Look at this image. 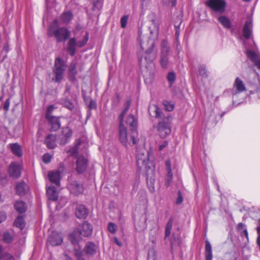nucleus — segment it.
Listing matches in <instances>:
<instances>
[{
	"label": "nucleus",
	"mask_w": 260,
	"mask_h": 260,
	"mask_svg": "<svg viewBox=\"0 0 260 260\" xmlns=\"http://www.w3.org/2000/svg\"><path fill=\"white\" fill-rule=\"evenodd\" d=\"M249 86L251 88H252L253 90H255L257 88V86L253 83H249Z\"/></svg>",
	"instance_id": "obj_59"
},
{
	"label": "nucleus",
	"mask_w": 260,
	"mask_h": 260,
	"mask_svg": "<svg viewBox=\"0 0 260 260\" xmlns=\"http://www.w3.org/2000/svg\"><path fill=\"white\" fill-rule=\"evenodd\" d=\"M77 62L76 61H73L70 65L68 70L69 75L70 78L75 79L76 75L77 74V71L76 69Z\"/></svg>",
	"instance_id": "obj_27"
},
{
	"label": "nucleus",
	"mask_w": 260,
	"mask_h": 260,
	"mask_svg": "<svg viewBox=\"0 0 260 260\" xmlns=\"http://www.w3.org/2000/svg\"><path fill=\"white\" fill-rule=\"evenodd\" d=\"M4 253L3 252V249L2 246H0V260L3 257V255Z\"/></svg>",
	"instance_id": "obj_63"
},
{
	"label": "nucleus",
	"mask_w": 260,
	"mask_h": 260,
	"mask_svg": "<svg viewBox=\"0 0 260 260\" xmlns=\"http://www.w3.org/2000/svg\"><path fill=\"white\" fill-rule=\"evenodd\" d=\"M256 231L258 236L260 235V219L258 221V225L256 228Z\"/></svg>",
	"instance_id": "obj_57"
},
{
	"label": "nucleus",
	"mask_w": 260,
	"mask_h": 260,
	"mask_svg": "<svg viewBox=\"0 0 260 260\" xmlns=\"http://www.w3.org/2000/svg\"><path fill=\"white\" fill-rule=\"evenodd\" d=\"M10 147L12 153L19 157L21 156L22 150L20 146L17 143L10 144Z\"/></svg>",
	"instance_id": "obj_24"
},
{
	"label": "nucleus",
	"mask_w": 260,
	"mask_h": 260,
	"mask_svg": "<svg viewBox=\"0 0 260 260\" xmlns=\"http://www.w3.org/2000/svg\"><path fill=\"white\" fill-rule=\"evenodd\" d=\"M49 121L52 125V128L53 131H56L60 126V123L58 118L56 117L50 116L49 118H46Z\"/></svg>",
	"instance_id": "obj_25"
},
{
	"label": "nucleus",
	"mask_w": 260,
	"mask_h": 260,
	"mask_svg": "<svg viewBox=\"0 0 260 260\" xmlns=\"http://www.w3.org/2000/svg\"><path fill=\"white\" fill-rule=\"evenodd\" d=\"M164 5H168L171 3L172 7H174L176 4V0H162Z\"/></svg>",
	"instance_id": "obj_44"
},
{
	"label": "nucleus",
	"mask_w": 260,
	"mask_h": 260,
	"mask_svg": "<svg viewBox=\"0 0 260 260\" xmlns=\"http://www.w3.org/2000/svg\"><path fill=\"white\" fill-rule=\"evenodd\" d=\"M88 40V34L86 31L82 32V37L80 39L77 38V41L74 38H71L68 42V51L69 54L73 56L76 52V47H82L84 46Z\"/></svg>",
	"instance_id": "obj_4"
},
{
	"label": "nucleus",
	"mask_w": 260,
	"mask_h": 260,
	"mask_svg": "<svg viewBox=\"0 0 260 260\" xmlns=\"http://www.w3.org/2000/svg\"><path fill=\"white\" fill-rule=\"evenodd\" d=\"M130 104V102H127L126 107L119 116V139L120 142L127 148L134 146L138 142V132L136 131H132L131 134L128 135L123 123L124 115L129 108Z\"/></svg>",
	"instance_id": "obj_1"
},
{
	"label": "nucleus",
	"mask_w": 260,
	"mask_h": 260,
	"mask_svg": "<svg viewBox=\"0 0 260 260\" xmlns=\"http://www.w3.org/2000/svg\"><path fill=\"white\" fill-rule=\"evenodd\" d=\"M75 214L77 218L83 219L86 217L88 212L84 206L79 205L76 207Z\"/></svg>",
	"instance_id": "obj_20"
},
{
	"label": "nucleus",
	"mask_w": 260,
	"mask_h": 260,
	"mask_svg": "<svg viewBox=\"0 0 260 260\" xmlns=\"http://www.w3.org/2000/svg\"><path fill=\"white\" fill-rule=\"evenodd\" d=\"M6 218V214L3 212H0V223L4 221Z\"/></svg>",
	"instance_id": "obj_47"
},
{
	"label": "nucleus",
	"mask_w": 260,
	"mask_h": 260,
	"mask_svg": "<svg viewBox=\"0 0 260 260\" xmlns=\"http://www.w3.org/2000/svg\"><path fill=\"white\" fill-rule=\"evenodd\" d=\"M52 155L49 153H46L43 156V160L45 163H48L52 159Z\"/></svg>",
	"instance_id": "obj_40"
},
{
	"label": "nucleus",
	"mask_w": 260,
	"mask_h": 260,
	"mask_svg": "<svg viewBox=\"0 0 260 260\" xmlns=\"http://www.w3.org/2000/svg\"><path fill=\"white\" fill-rule=\"evenodd\" d=\"M15 209L19 213L24 212L27 208V206L25 203L22 201H17L14 205Z\"/></svg>",
	"instance_id": "obj_29"
},
{
	"label": "nucleus",
	"mask_w": 260,
	"mask_h": 260,
	"mask_svg": "<svg viewBox=\"0 0 260 260\" xmlns=\"http://www.w3.org/2000/svg\"><path fill=\"white\" fill-rule=\"evenodd\" d=\"M168 145V142L165 141L159 146V150L160 151L162 150L164 148H165Z\"/></svg>",
	"instance_id": "obj_49"
},
{
	"label": "nucleus",
	"mask_w": 260,
	"mask_h": 260,
	"mask_svg": "<svg viewBox=\"0 0 260 260\" xmlns=\"http://www.w3.org/2000/svg\"><path fill=\"white\" fill-rule=\"evenodd\" d=\"M171 231L170 230H165V237L167 238L170 235Z\"/></svg>",
	"instance_id": "obj_61"
},
{
	"label": "nucleus",
	"mask_w": 260,
	"mask_h": 260,
	"mask_svg": "<svg viewBox=\"0 0 260 260\" xmlns=\"http://www.w3.org/2000/svg\"><path fill=\"white\" fill-rule=\"evenodd\" d=\"M157 131L161 138H165L170 135L171 132V128L168 119L165 118L158 122Z\"/></svg>",
	"instance_id": "obj_10"
},
{
	"label": "nucleus",
	"mask_w": 260,
	"mask_h": 260,
	"mask_svg": "<svg viewBox=\"0 0 260 260\" xmlns=\"http://www.w3.org/2000/svg\"><path fill=\"white\" fill-rule=\"evenodd\" d=\"M166 166L167 170H171V164L169 160H168L166 161Z\"/></svg>",
	"instance_id": "obj_51"
},
{
	"label": "nucleus",
	"mask_w": 260,
	"mask_h": 260,
	"mask_svg": "<svg viewBox=\"0 0 260 260\" xmlns=\"http://www.w3.org/2000/svg\"><path fill=\"white\" fill-rule=\"evenodd\" d=\"M60 260H72L67 254H63L60 258Z\"/></svg>",
	"instance_id": "obj_52"
},
{
	"label": "nucleus",
	"mask_w": 260,
	"mask_h": 260,
	"mask_svg": "<svg viewBox=\"0 0 260 260\" xmlns=\"http://www.w3.org/2000/svg\"><path fill=\"white\" fill-rule=\"evenodd\" d=\"M246 87L243 81L240 77L236 78L233 84V88L231 89V94L234 98L238 94L246 91Z\"/></svg>",
	"instance_id": "obj_7"
},
{
	"label": "nucleus",
	"mask_w": 260,
	"mask_h": 260,
	"mask_svg": "<svg viewBox=\"0 0 260 260\" xmlns=\"http://www.w3.org/2000/svg\"><path fill=\"white\" fill-rule=\"evenodd\" d=\"M162 103L166 110L168 111H172L175 108V105L172 102L165 100L163 101Z\"/></svg>",
	"instance_id": "obj_35"
},
{
	"label": "nucleus",
	"mask_w": 260,
	"mask_h": 260,
	"mask_svg": "<svg viewBox=\"0 0 260 260\" xmlns=\"http://www.w3.org/2000/svg\"><path fill=\"white\" fill-rule=\"evenodd\" d=\"M205 68H203V67H201L200 69H199V73H200V75H204V74L205 73Z\"/></svg>",
	"instance_id": "obj_56"
},
{
	"label": "nucleus",
	"mask_w": 260,
	"mask_h": 260,
	"mask_svg": "<svg viewBox=\"0 0 260 260\" xmlns=\"http://www.w3.org/2000/svg\"><path fill=\"white\" fill-rule=\"evenodd\" d=\"M62 138L60 140L61 144H65L68 141V139L70 138L72 136V131L68 127H64L62 131Z\"/></svg>",
	"instance_id": "obj_19"
},
{
	"label": "nucleus",
	"mask_w": 260,
	"mask_h": 260,
	"mask_svg": "<svg viewBox=\"0 0 260 260\" xmlns=\"http://www.w3.org/2000/svg\"><path fill=\"white\" fill-rule=\"evenodd\" d=\"M247 57L252 61L255 66L260 70V55L251 50L248 49L246 52Z\"/></svg>",
	"instance_id": "obj_15"
},
{
	"label": "nucleus",
	"mask_w": 260,
	"mask_h": 260,
	"mask_svg": "<svg viewBox=\"0 0 260 260\" xmlns=\"http://www.w3.org/2000/svg\"><path fill=\"white\" fill-rule=\"evenodd\" d=\"M150 32L151 35L157 36L159 31L158 25L153 21V26L149 27Z\"/></svg>",
	"instance_id": "obj_36"
},
{
	"label": "nucleus",
	"mask_w": 260,
	"mask_h": 260,
	"mask_svg": "<svg viewBox=\"0 0 260 260\" xmlns=\"http://www.w3.org/2000/svg\"><path fill=\"white\" fill-rule=\"evenodd\" d=\"M92 226L89 223H83L79 231H75L70 235V240L73 244H77L81 239V235L88 237L92 234Z\"/></svg>",
	"instance_id": "obj_3"
},
{
	"label": "nucleus",
	"mask_w": 260,
	"mask_h": 260,
	"mask_svg": "<svg viewBox=\"0 0 260 260\" xmlns=\"http://www.w3.org/2000/svg\"><path fill=\"white\" fill-rule=\"evenodd\" d=\"M9 173L13 178H18L21 175V166L19 164L12 162L9 168Z\"/></svg>",
	"instance_id": "obj_14"
},
{
	"label": "nucleus",
	"mask_w": 260,
	"mask_h": 260,
	"mask_svg": "<svg viewBox=\"0 0 260 260\" xmlns=\"http://www.w3.org/2000/svg\"><path fill=\"white\" fill-rule=\"evenodd\" d=\"M155 112L156 113V116L159 117L160 115V111L157 106H154Z\"/></svg>",
	"instance_id": "obj_54"
},
{
	"label": "nucleus",
	"mask_w": 260,
	"mask_h": 260,
	"mask_svg": "<svg viewBox=\"0 0 260 260\" xmlns=\"http://www.w3.org/2000/svg\"><path fill=\"white\" fill-rule=\"evenodd\" d=\"M218 20L225 28H230L231 27V22L227 17L225 16H221L218 17Z\"/></svg>",
	"instance_id": "obj_30"
},
{
	"label": "nucleus",
	"mask_w": 260,
	"mask_h": 260,
	"mask_svg": "<svg viewBox=\"0 0 260 260\" xmlns=\"http://www.w3.org/2000/svg\"><path fill=\"white\" fill-rule=\"evenodd\" d=\"M154 47L152 44L151 47L145 52L144 58L139 54V61L141 63L149 64L153 62L157 56V52L153 51Z\"/></svg>",
	"instance_id": "obj_8"
},
{
	"label": "nucleus",
	"mask_w": 260,
	"mask_h": 260,
	"mask_svg": "<svg viewBox=\"0 0 260 260\" xmlns=\"http://www.w3.org/2000/svg\"><path fill=\"white\" fill-rule=\"evenodd\" d=\"M252 23L250 19L247 20L243 29V36L246 39H249L252 35Z\"/></svg>",
	"instance_id": "obj_18"
},
{
	"label": "nucleus",
	"mask_w": 260,
	"mask_h": 260,
	"mask_svg": "<svg viewBox=\"0 0 260 260\" xmlns=\"http://www.w3.org/2000/svg\"><path fill=\"white\" fill-rule=\"evenodd\" d=\"M169 47L168 43L166 41H163L161 45V54L160 63L163 68H166L168 63V53Z\"/></svg>",
	"instance_id": "obj_11"
},
{
	"label": "nucleus",
	"mask_w": 260,
	"mask_h": 260,
	"mask_svg": "<svg viewBox=\"0 0 260 260\" xmlns=\"http://www.w3.org/2000/svg\"><path fill=\"white\" fill-rule=\"evenodd\" d=\"M95 107V103L93 101H91L90 104V108H93Z\"/></svg>",
	"instance_id": "obj_64"
},
{
	"label": "nucleus",
	"mask_w": 260,
	"mask_h": 260,
	"mask_svg": "<svg viewBox=\"0 0 260 260\" xmlns=\"http://www.w3.org/2000/svg\"><path fill=\"white\" fill-rule=\"evenodd\" d=\"M85 252L89 254H93L95 252L96 246L95 244L92 242L87 243L85 248Z\"/></svg>",
	"instance_id": "obj_31"
},
{
	"label": "nucleus",
	"mask_w": 260,
	"mask_h": 260,
	"mask_svg": "<svg viewBox=\"0 0 260 260\" xmlns=\"http://www.w3.org/2000/svg\"><path fill=\"white\" fill-rule=\"evenodd\" d=\"M237 229H238V231L240 233V234L242 236H243V235L245 236L247 239H248V232L245 227V225L244 224H243L242 223H239L238 225Z\"/></svg>",
	"instance_id": "obj_34"
},
{
	"label": "nucleus",
	"mask_w": 260,
	"mask_h": 260,
	"mask_svg": "<svg viewBox=\"0 0 260 260\" xmlns=\"http://www.w3.org/2000/svg\"><path fill=\"white\" fill-rule=\"evenodd\" d=\"M9 51V44L7 42L5 44L3 49V52L4 51L6 53H7Z\"/></svg>",
	"instance_id": "obj_50"
},
{
	"label": "nucleus",
	"mask_w": 260,
	"mask_h": 260,
	"mask_svg": "<svg viewBox=\"0 0 260 260\" xmlns=\"http://www.w3.org/2000/svg\"><path fill=\"white\" fill-rule=\"evenodd\" d=\"M62 242V234L57 232H52L48 238V243L53 246L60 245Z\"/></svg>",
	"instance_id": "obj_12"
},
{
	"label": "nucleus",
	"mask_w": 260,
	"mask_h": 260,
	"mask_svg": "<svg viewBox=\"0 0 260 260\" xmlns=\"http://www.w3.org/2000/svg\"><path fill=\"white\" fill-rule=\"evenodd\" d=\"M67 202V199L66 198H63L60 199L57 207H58V208L62 207L63 206H64L66 205Z\"/></svg>",
	"instance_id": "obj_42"
},
{
	"label": "nucleus",
	"mask_w": 260,
	"mask_h": 260,
	"mask_svg": "<svg viewBox=\"0 0 260 260\" xmlns=\"http://www.w3.org/2000/svg\"><path fill=\"white\" fill-rule=\"evenodd\" d=\"M205 256L206 260H212V246L209 241H206L205 244Z\"/></svg>",
	"instance_id": "obj_26"
},
{
	"label": "nucleus",
	"mask_w": 260,
	"mask_h": 260,
	"mask_svg": "<svg viewBox=\"0 0 260 260\" xmlns=\"http://www.w3.org/2000/svg\"><path fill=\"white\" fill-rule=\"evenodd\" d=\"M87 159L83 156H79L76 161V169L78 173L83 172L87 166Z\"/></svg>",
	"instance_id": "obj_16"
},
{
	"label": "nucleus",
	"mask_w": 260,
	"mask_h": 260,
	"mask_svg": "<svg viewBox=\"0 0 260 260\" xmlns=\"http://www.w3.org/2000/svg\"><path fill=\"white\" fill-rule=\"evenodd\" d=\"M137 164L140 169L147 170L153 166L152 160H150L149 153L144 150H141L137 153Z\"/></svg>",
	"instance_id": "obj_5"
},
{
	"label": "nucleus",
	"mask_w": 260,
	"mask_h": 260,
	"mask_svg": "<svg viewBox=\"0 0 260 260\" xmlns=\"http://www.w3.org/2000/svg\"><path fill=\"white\" fill-rule=\"evenodd\" d=\"M73 14L70 11H67L61 14L60 21L62 23L68 24L73 19Z\"/></svg>",
	"instance_id": "obj_22"
},
{
	"label": "nucleus",
	"mask_w": 260,
	"mask_h": 260,
	"mask_svg": "<svg viewBox=\"0 0 260 260\" xmlns=\"http://www.w3.org/2000/svg\"><path fill=\"white\" fill-rule=\"evenodd\" d=\"M206 5L214 11L222 13L226 7L224 0H208L206 2Z\"/></svg>",
	"instance_id": "obj_9"
},
{
	"label": "nucleus",
	"mask_w": 260,
	"mask_h": 260,
	"mask_svg": "<svg viewBox=\"0 0 260 260\" xmlns=\"http://www.w3.org/2000/svg\"><path fill=\"white\" fill-rule=\"evenodd\" d=\"M67 187L70 192L75 196L82 193L84 190L83 185L78 183L77 181L70 183Z\"/></svg>",
	"instance_id": "obj_13"
},
{
	"label": "nucleus",
	"mask_w": 260,
	"mask_h": 260,
	"mask_svg": "<svg viewBox=\"0 0 260 260\" xmlns=\"http://www.w3.org/2000/svg\"><path fill=\"white\" fill-rule=\"evenodd\" d=\"M126 122L131 127L132 131H135V128L137 126V121L133 115H129L127 117Z\"/></svg>",
	"instance_id": "obj_32"
},
{
	"label": "nucleus",
	"mask_w": 260,
	"mask_h": 260,
	"mask_svg": "<svg viewBox=\"0 0 260 260\" xmlns=\"http://www.w3.org/2000/svg\"><path fill=\"white\" fill-rule=\"evenodd\" d=\"M108 231L111 233H115L116 230V225L113 223H109L108 226Z\"/></svg>",
	"instance_id": "obj_38"
},
{
	"label": "nucleus",
	"mask_w": 260,
	"mask_h": 260,
	"mask_svg": "<svg viewBox=\"0 0 260 260\" xmlns=\"http://www.w3.org/2000/svg\"><path fill=\"white\" fill-rule=\"evenodd\" d=\"M27 189V186L23 182H21L19 183H18L16 187V190L17 193L20 196L24 195L25 194Z\"/></svg>",
	"instance_id": "obj_28"
},
{
	"label": "nucleus",
	"mask_w": 260,
	"mask_h": 260,
	"mask_svg": "<svg viewBox=\"0 0 260 260\" xmlns=\"http://www.w3.org/2000/svg\"><path fill=\"white\" fill-rule=\"evenodd\" d=\"M48 34L51 37H54L57 41H64L69 37L70 31L65 27H59L58 22L54 20L49 26Z\"/></svg>",
	"instance_id": "obj_2"
},
{
	"label": "nucleus",
	"mask_w": 260,
	"mask_h": 260,
	"mask_svg": "<svg viewBox=\"0 0 260 260\" xmlns=\"http://www.w3.org/2000/svg\"><path fill=\"white\" fill-rule=\"evenodd\" d=\"M66 68V64L63 59L60 58H57L55 59L53 73L56 82H60L62 79Z\"/></svg>",
	"instance_id": "obj_6"
},
{
	"label": "nucleus",
	"mask_w": 260,
	"mask_h": 260,
	"mask_svg": "<svg viewBox=\"0 0 260 260\" xmlns=\"http://www.w3.org/2000/svg\"><path fill=\"white\" fill-rule=\"evenodd\" d=\"M47 194L49 200L56 201L58 198V192L53 185H50L47 189Z\"/></svg>",
	"instance_id": "obj_21"
},
{
	"label": "nucleus",
	"mask_w": 260,
	"mask_h": 260,
	"mask_svg": "<svg viewBox=\"0 0 260 260\" xmlns=\"http://www.w3.org/2000/svg\"><path fill=\"white\" fill-rule=\"evenodd\" d=\"M168 79L170 82L174 81L175 79V75L173 73H170L168 75Z\"/></svg>",
	"instance_id": "obj_45"
},
{
	"label": "nucleus",
	"mask_w": 260,
	"mask_h": 260,
	"mask_svg": "<svg viewBox=\"0 0 260 260\" xmlns=\"http://www.w3.org/2000/svg\"><path fill=\"white\" fill-rule=\"evenodd\" d=\"M172 221L171 220H169L167 223L165 230H170L171 231L172 226Z\"/></svg>",
	"instance_id": "obj_48"
},
{
	"label": "nucleus",
	"mask_w": 260,
	"mask_h": 260,
	"mask_svg": "<svg viewBox=\"0 0 260 260\" xmlns=\"http://www.w3.org/2000/svg\"><path fill=\"white\" fill-rule=\"evenodd\" d=\"M171 231L170 230H165V237L167 238L170 235Z\"/></svg>",
	"instance_id": "obj_62"
},
{
	"label": "nucleus",
	"mask_w": 260,
	"mask_h": 260,
	"mask_svg": "<svg viewBox=\"0 0 260 260\" xmlns=\"http://www.w3.org/2000/svg\"><path fill=\"white\" fill-rule=\"evenodd\" d=\"M54 107L53 105H50L47 108L46 115V118H49L50 116H51L50 114L52 112V111L54 110Z\"/></svg>",
	"instance_id": "obj_43"
},
{
	"label": "nucleus",
	"mask_w": 260,
	"mask_h": 260,
	"mask_svg": "<svg viewBox=\"0 0 260 260\" xmlns=\"http://www.w3.org/2000/svg\"><path fill=\"white\" fill-rule=\"evenodd\" d=\"M4 240L6 243H10L12 240V237L9 233H5L4 234Z\"/></svg>",
	"instance_id": "obj_39"
},
{
	"label": "nucleus",
	"mask_w": 260,
	"mask_h": 260,
	"mask_svg": "<svg viewBox=\"0 0 260 260\" xmlns=\"http://www.w3.org/2000/svg\"><path fill=\"white\" fill-rule=\"evenodd\" d=\"M45 143L48 148L50 149L54 148L56 146V137L53 135H49L45 140Z\"/></svg>",
	"instance_id": "obj_23"
},
{
	"label": "nucleus",
	"mask_w": 260,
	"mask_h": 260,
	"mask_svg": "<svg viewBox=\"0 0 260 260\" xmlns=\"http://www.w3.org/2000/svg\"><path fill=\"white\" fill-rule=\"evenodd\" d=\"M10 105V100H9V99H7L5 101L4 105V109L6 111H8L9 110Z\"/></svg>",
	"instance_id": "obj_46"
},
{
	"label": "nucleus",
	"mask_w": 260,
	"mask_h": 260,
	"mask_svg": "<svg viewBox=\"0 0 260 260\" xmlns=\"http://www.w3.org/2000/svg\"><path fill=\"white\" fill-rule=\"evenodd\" d=\"M1 260H15V258L11 254L6 252L4 253Z\"/></svg>",
	"instance_id": "obj_37"
},
{
	"label": "nucleus",
	"mask_w": 260,
	"mask_h": 260,
	"mask_svg": "<svg viewBox=\"0 0 260 260\" xmlns=\"http://www.w3.org/2000/svg\"><path fill=\"white\" fill-rule=\"evenodd\" d=\"M113 240L114 243H116L117 245H118L119 246H122V243L120 241H118L116 237L114 238Z\"/></svg>",
	"instance_id": "obj_55"
},
{
	"label": "nucleus",
	"mask_w": 260,
	"mask_h": 260,
	"mask_svg": "<svg viewBox=\"0 0 260 260\" xmlns=\"http://www.w3.org/2000/svg\"><path fill=\"white\" fill-rule=\"evenodd\" d=\"M128 16L125 15L121 17L120 20L121 26L122 28H124L127 24Z\"/></svg>",
	"instance_id": "obj_41"
},
{
	"label": "nucleus",
	"mask_w": 260,
	"mask_h": 260,
	"mask_svg": "<svg viewBox=\"0 0 260 260\" xmlns=\"http://www.w3.org/2000/svg\"><path fill=\"white\" fill-rule=\"evenodd\" d=\"M167 172H168V173H167V177H172L173 174L172 173V170H167Z\"/></svg>",
	"instance_id": "obj_60"
},
{
	"label": "nucleus",
	"mask_w": 260,
	"mask_h": 260,
	"mask_svg": "<svg viewBox=\"0 0 260 260\" xmlns=\"http://www.w3.org/2000/svg\"><path fill=\"white\" fill-rule=\"evenodd\" d=\"M14 224L16 226L19 228L20 229L22 230L24 228L25 223L23 218L21 216H18L14 222Z\"/></svg>",
	"instance_id": "obj_33"
},
{
	"label": "nucleus",
	"mask_w": 260,
	"mask_h": 260,
	"mask_svg": "<svg viewBox=\"0 0 260 260\" xmlns=\"http://www.w3.org/2000/svg\"><path fill=\"white\" fill-rule=\"evenodd\" d=\"M182 201L183 198L181 196H179L177 199V203L180 204L182 202Z\"/></svg>",
	"instance_id": "obj_58"
},
{
	"label": "nucleus",
	"mask_w": 260,
	"mask_h": 260,
	"mask_svg": "<svg viewBox=\"0 0 260 260\" xmlns=\"http://www.w3.org/2000/svg\"><path fill=\"white\" fill-rule=\"evenodd\" d=\"M48 178L50 181L57 186L60 185L61 178L60 172L59 171H51L48 172Z\"/></svg>",
	"instance_id": "obj_17"
},
{
	"label": "nucleus",
	"mask_w": 260,
	"mask_h": 260,
	"mask_svg": "<svg viewBox=\"0 0 260 260\" xmlns=\"http://www.w3.org/2000/svg\"><path fill=\"white\" fill-rule=\"evenodd\" d=\"M172 177H166V185L167 186H169L171 183V182L172 181Z\"/></svg>",
	"instance_id": "obj_53"
}]
</instances>
